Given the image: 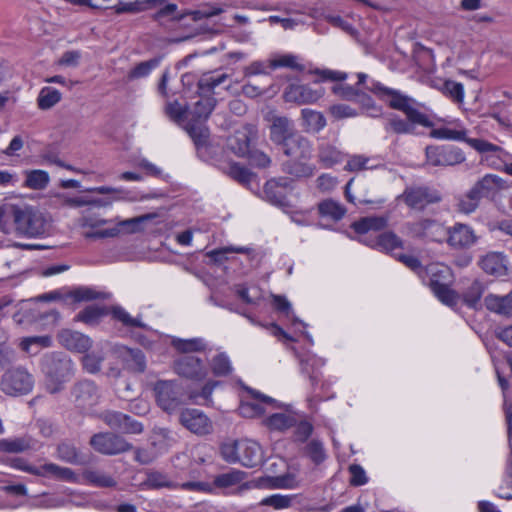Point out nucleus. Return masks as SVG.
<instances>
[{
  "instance_id": "f257e3e1",
  "label": "nucleus",
  "mask_w": 512,
  "mask_h": 512,
  "mask_svg": "<svg viewBox=\"0 0 512 512\" xmlns=\"http://www.w3.org/2000/svg\"><path fill=\"white\" fill-rule=\"evenodd\" d=\"M0 229L5 234L42 238L49 234L50 222L34 206L7 203L0 206Z\"/></svg>"
},
{
  "instance_id": "f03ea898",
  "label": "nucleus",
  "mask_w": 512,
  "mask_h": 512,
  "mask_svg": "<svg viewBox=\"0 0 512 512\" xmlns=\"http://www.w3.org/2000/svg\"><path fill=\"white\" fill-rule=\"evenodd\" d=\"M280 148L288 158L281 164L282 172L296 179L314 175L315 166L309 163L313 148L307 137L296 132Z\"/></svg>"
},
{
  "instance_id": "7ed1b4c3",
  "label": "nucleus",
  "mask_w": 512,
  "mask_h": 512,
  "mask_svg": "<svg viewBox=\"0 0 512 512\" xmlns=\"http://www.w3.org/2000/svg\"><path fill=\"white\" fill-rule=\"evenodd\" d=\"M41 370L46 390L55 394L62 391L66 383L74 377L75 365L69 356L61 352H51L42 357Z\"/></svg>"
},
{
  "instance_id": "20e7f679",
  "label": "nucleus",
  "mask_w": 512,
  "mask_h": 512,
  "mask_svg": "<svg viewBox=\"0 0 512 512\" xmlns=\"http://www.w3.org/2000/svg\"><path fill=\"white\" fill-rule=\"evenodd\" d=\"M216 99L213 96H200L192 110L188 113V121L184 126L186 132L193 140L198 153L206 148L209 142V129L205 121L213 111Z\"/></svg>"
},
{
  "instance_id": "39448f33",
  "label": "nucleus",
  "mask_w": 512,
  "mask_h": 512,
  "mask_svg": "<svg viewBox=\"0 0 512 512\" xmlns=\"http://www.w3.org/2000/svg\"><path fill=\"white\" fill-rule=\"evenodd\" d=\"M370 91L379 97V99L386 101L390 108L403 112L408 121L427 128L433 126V122L428 115L411 105V103L414 102L413 99L402 94L400 91L385 87L379 82L373 83Z\"/></svg>"
},
{
  "instance_id": "423d86ee",
  "label": "nucleus",
  "mask_w": 512,
  "mask_h": 512,
  "mask_svg": "<svg viewBox=\"0 0 512 512\" xmlns=\"http://www.w3.org/2000/svg\"><path fill=\"white\" fill-rule=\"evenodd\" d=\"M467 144L482 154L481 162L486 163L492 169L503 171L506 162L512 159L509 152L487 140L470 139L467 140Z\"/></svg>"
},
{
  "instance_id": "0eeeda50",
  "label": "nucleus",
  "mask_w": 512,
  "mask_h": 512,
  "mask_svg": "<svg viewBox=\"0 0 512 512\" xmlns=\"http://www.w3.org/2000/svg\"><path fill=\"white\" fill-rule=\"evenodd\" d=\"M426 162L433 167L456 166L466 160L462 149L454 145H431L425 149Z\"/></svg>"
},
{
  "instance_id": "6e6552de",
  "label": "nucleus",
  "mask_w": 512,
  "mask_h": 512,
  "mask_svg": "<svg viewBox=\"0 0 512 512\" xmlns=\"http://www.w3.org/2000/svg\"><path fill=\"white\" fill-rule=\"evenodd\" d=\"M154 391L158 405L167 412L176 410L184 401V389L175 380H159Z\"/></svg>"
},
{
  "instance_id": "1a4fd4ad",
  "label": "nucleus",
  "mask_w": 512,
  "mask_h": 512,
  "mask_svg": "<svg viewBox=\"0 0 512 512\" xmlns=\"http://www.w3.org/2000/svg\"><path fill=\"white\" fill-rule=\"evenodd\" d=\"M90 446L103 455H118L130 451L133 446L124 437L112 432H99L89 441Z\"/></svg>"
},
{
  "instance_id": "9d476101",
  "label": "nucleus",
  "mask_w": 512,
  "mask_h": 512,
  "mask_svg": "<svg viewBox=\"0 0 512 512\" xmlns=\"http://www.w3.org/2000/svg\"><path fill=\"white\" fill-rule=\"evenodd\" d=\"M106 298H108L107 293L97 291L94 288L88 286H78L71 290L62 288L40 296V299L45 301H67L70 299L72 303L88 302Z\"/></svg>"
},
{
  "instance_id": "9b49d317",
  "label": "nucleus",
  "mask_w": 512,
  "mask_h": 512,
  "mask_svg": "<svg viewBox=\"0 0 512 512\" xmlns=\"http://www.w3.org/2000/svg\"><path fill=\"white\" fill-rule=\"evenodd\" d=\"M34 386L33 376L23 368L8 370L1 380V389L7 395H23L32 391Z\"/></svg>"
},
{
  "instance_id": "f8f14e48",
  "label": "nucleus",
  "mask_w": 512,
  "mask_h": 512,
  "mask_svg": "<svg viewBox=\"0 0 512 512\" xmlns=\"http://www.w3.org/2000/svg\"><path fill=\"white\" fill-rule=\"evenodd\" d=\"M73 402L83 413L90 411L99 404L101 394L97 385L91 380H81L71 388Z\"/></svg>"
},
{
  "instance_id": "ddd939ff",
  "label": "nucleus",
  "mask_w": 512,
  "mask_h": 512,
  "mask_svg": "<svg viewBox=\"0 0 512 512\" xmlns=\"http://www.w3.org/2000/svg\"><path fill=\"white\" fill-rule=\"evenodd\" d=\"M10 466L36 476H52L59 480H73L74 472L70 468L60 467L54 463H47L40 467H35L24 458L16 457L10 460Z\"/></svg>"
},
{
  "instance_id": "4468645a",
  "label": "nucleus",
  "mask_w": 512,
  "mask_h": 512,
  "mask_svg": "<svg viewBox=\"0 0 512 512\" xmlns=\"http://www.w3.org/2000/svg\"><path fill=\"white\" fill-rule=\"evenodd\" d=\"M324 94L322 87L314 89L308 84L291 83L284 89L282 97L286 103L303 106L317 103Z\"/></svg>"
},
{
  "instance_id": "2eb2a0df",
  "label": "nucleus",
  "mask_w": 512,
  "mask_h": 512,
  "mask_svg": "<svg viewBox=\"0 0 512 512\" xmlns=\"http://www.w3.org/2000/svg\"><path fill=\"white\" fill-rule=\"evenodd\" d=\"M293 180L287 177H278L268 180L264 186L265 199L278 207H290L288 195L293 191Z\"/></svg>"
},
{
  "instance_id": "dca6fc26",
  "label": "nucleus",
  "mask_w": 512,
  "mask_h": 512,
  "mask_svg": "<svg viewBox=\"0 0 512 512\" xmlns=\"http://www.w3.org/2000/svg\"><path fill=\"white\" fill-rule=\"evenodd\" d=\"M179 422L191 433L199 436L208 435L213 429L212 422L208 416L196 408H187L181 411Z\"/></svg>"
},
{
  "instance_id": "f3484780",
  "label": "nucleus",
  "mask_w": 512,
  "mask_h": 512,
  "mask_svg": "<svg viewBox=\"0 0 512 512\" xmlns=\"http://www.w3.org/2000/svg\"><path fill=\"white\" fill-rule=\"evenodd\" d=\"M173 370L181 377L200 381L207 376L203 361L193 355H182L174 360Z\"/></svg>"
},
{
  "instance_id": "a211bd4d",
  "label": "nucleus",
  "mask_w": 512,
  "mask_h": 512,
  "mask_svg": "<svg viewBox=\"0 0 512 512\" xmlns=\"http://www.w3.org/2000/svg\"><path fill=\"white\" fill-rule=\"evenodd\" d=\"M508 188L506 180L495 174H485L470 188L479 200H494L497 195Z\"/></svg>"
},
{
  "instance_id": "6ab92c4d",
  "label": "nucleus",
  "mask_w": 512,
  "mask_h": 512,
  "mask_svg": "<svg viewBox=\"0 0 512 512\" xmlns=\"http://www.w3.org/2000/svg\"><path fill=\"white\" fill-rule=\"evenodd\" d=\"M400 197L407 206L417 210H423L427 205L441 200L437 192L427 187L406 188Z\"/></svg>"
},
{
  "instance_id": "aec40b11",
  "label": "nucleus",
  "mask_w": 512,
  "mask_h": 512,
  "mask_svg": "<svg viewBox=\"0 0 512 512\" xmlns=\"http://www.w3.org/2000/svg\"><path fill=\"white\" fill-rule=\"evenodd\" d=\"M269 137L276 145L281 147L297 131L293 122L286 116L272 115L270 118Z\"/></svg>"
},
{
  "instance_id": "412c9836",
  "label": "nucleus",
  "mask_w": 512,
  "mask_h": 512,
  "mask_svg": "<svg viewBox=\"0 0 512 512\" xmlns=\"http://www.w3.org/2000/svg\"><path fill=\"white\" fill-rule=\"evenodd\" d=\"M508 259L503 252L491 251L483 255L478 265L489 275L503 277L508 275Z\"/></svg>"
},
{
  "instance_id": "4be33fe9",
  "label": "nucleus",
  "mask_w": 512,
  "mask_h": 512,
  "mask_svg": "<svg viewBox=\"0 0 512 512\" xmlns=\"http://www.w3.org/2000/svg\"><path fill=\"white\" fill-rule=\"evenodd\" d=\"M448 235L447 242L455 249H468L478 240L474 230L470 226L461 223L449 228Z\"/></svg>"
},
{
  "instance_id": "5701e85b",
  "label": "nucleus",
  "mask_w": 512,
  "mask_h": 512,
  "mask_svg": "<svg viewBox=\"0 0 512 512\" xmlns=\"http://www.w3.org/2000/svg\"><path fill=\"white\" fill-rule=\"evenodd\" d=\"M61 346L67 350L86 353L92 347V340L81 332L63 329L57 334Z\"/></svg>"
},
{
  "instance_id": "b1692460",
  "label": "nucleus",
  "mask_w": 512,
  "mask_h": 512,
  "mask_svg": "<svg viewBox=\"0 0 512 512\" xmlns=\"http://www.w3.org/2000/svg\"><path fill=\"white\" fill-rule=\"evenodd\" d=\"M325 365V361L315 355H308L300 360L301 373L306 375L311 383L313 393L318 400L322 397L316 393L317 385L322 380L321 368Z\"/></svg>"
},
{
  "instance_id": "393cba45",
  "label": "nucleus",
  "mask_w": 512,
  "mask_h": 512,
  "mask_svg": "<svg viewBox=\"0 0 512 512\" xmlns=\"http://www.w3.org/2000/svg\"><path fill=\"white\" fill-rule=\"evenodd\" d=\"M248 392L252 395L254 400L260 401V403L257 402H249V401H242L238 411L239 414L246 418H254L261 416L264 414L265 410L263 407V403L266 404H272L275 403V400L269 396H266L254 389L248 388Z\"/></svg>"
},
{
  "instance_id": "a878e982",
  "label": "nucleus",
  "mask_w": 512,
  "mask_h": 512,
  "mask_svg": "<svg viewBox=\"0 0 512 512\" xmlns=\"http://www.w3.org/2000/svg\"><path fill=\"white\" fill-rule=\"evenodd\" d=\"M240 463L245 467H255L262 461V451L258 443L248 439L239 440Z\"/></svg>"
},
{
  "instance_id": "bb28decb",
  "label": "nucleus",
  "mask_w": 512,
  "mask_h": 512,
  "mask_svg": "<svg viewBox=\"0 0 512 512\" xmlns=\"http://www.w3.org/2000/svg\"><path fill=\"white\" fill-rule=\"evenodd\" d=\"M117 353L126 366L136 372H144L146 369V359L144 353L138 348H129L120 346Z\"/></svg>"
},
{
  "instance_id": "cd10ccee",
  "label": "nucleus",
  "mask_w": 512,
  "mask_h": 512,
  "mask_svg": "<svg viewBox=\"0 0 512 512\" xmlns=\"http://www.w3.org/2000/svg\"><path fill=\"white\" fill-rule=\"evenodd\" d=\"M256 136V130L253 126L244 131H238L229 138L228 146L233 153L240 157L246 156L250 149L251 138Z\"/></svg>"
},
{
  "instance_id": "c85d7f7f",
  "label": "nucleus",
  "mask_w": 512,
  "mask_h": 512,
  "mask_svg": "<svg viewBox=\"0 0 512 512\" xmlns=\"http://www.w3.org/2000/svg\"><path fill=\"white\" fill-rule=\"evenodd\" d=\"M380 157L365 156L361 154L350 155L345 165V170L349 172H358L363 170H373L383 167Z\"/></svg>"
},
{
  "instance_id": "c756f323",
  "label": "nucleus",
  "mask_w": 512,
  "mask_h": 512,
  "mask_svg": "<svg viewBox=\"0 0 512 512\" xmlns=\"http://www.w3.org/2000/svg\"><path fill=\"white\" fill-rule=\"evenodd\" d=\"M485 307L496 314L503 316L512 315V293L500 296L496 294H488L484 298Z\"/></svg>"
},
{
  "instance_id": "7c9ffc66",
  "label": "nucleus",
  "mask_w": 512,
  "mask_h": 512,
  "mask_svg": "<svg viewBox=\"0 0 512 512\" xmlns=\"http://www.w3.org/2000/svg\"><path fill=\"white\" fill-rule=\"evenodd\" d=\"M388 224V218L384 216H367L352 223L351 228L359 235L367 234L370 231H380Z\"/></svg>"
},
{
  "instance_id": "2f4dec72",
  "label": "nucleus",
  "mask_w": 512,
  "mask_h": 512,
  "mask_svg": "<svg viewBox=\"0 0 512 512\" xmlns=\"http://www.w3.org/2000/svg\"><path fill=\"white\" fill-rule=\"evenodd\" d=\"M146 478L143 481L142 485L146 489H162V488H168V489H177L178 483H175L172 481L167 474L149 469L145 472Z\"/></svg>"
},
{
  "instance_id": "473e14b6",
  "label": "nucleus",
  "mask_w": 512,
  "mask_h": 512,
  "mask_svg": "<svg viewBox=\"0 0 512 512\" xmlns=\"http://www.w3.org/2000/svg\"><path fill=\"white\" fill-rule=\"evenodd\" d=\"M364 243L386 252H392L395 249L402 248L403 246L401 238L391 231L384 232L370 241L364 240Z\"/></svg>"
},
{
  "instance_id": "72a5a7b5",
  "label": "nucleus",
  "mask_w": 512,
  "mask_h": 512,
  "mask_svg": "<svg viewBox=\"0 0 512 512\" xmlns=\"http://www.w3.org/2000/svg\"><path fill=\"white\" fill-rule=\"evenodd\" d=\"M301 119L303 121V126L307 130L316 133L324 129L327 124L323 113L308 108L301 110Z\"/></svg>"
},
{
  "instance_id": "f704fd0d",
  "label": "nucleus",
  "mask_w": 512,
  "mask_h": 512,
  "mask_svg": "<svg viewBox=\"0 0 512 512\" xmlns=\"http://www.w3.org/2000/svg\"><path fill=\"white\" fill-rule=\"evenodd\" d=\"M228 78L227 74H221L218 76H212L210 74H204L197 83V93L199 96H213L214 89L222 84Z\"/></svg>"
},
{
  "instance_id": "c9c22d12",
  "label": "nucleus",
  "mask_w": 512,
  "mask_h": 512,
  "mask_svg": "<svg viewBox=\"0 0 512 512\" xmlns=\"http://www.w3.org/2000/svg\"><path fill=\"white\" fill-rule=\"evenodd\" d=\"M319 162L325 168H330L342 161V153L333 145L323 143L318 148Z\"/></svg>"
},
{
  "instance_id": "e433bc0d",
  "label": "nucleus",
  "mask_w": 512,
  "mask_h": 512,
  "mask_svg": "<svg viewBox=\"0 0 512 512\" xmlns=\"http://www.w3.org/2000/svg\"><path fill=\"white\" fill-rule=\"evenodd\" d=\"M264 423L271 430L283 432L296 425V418L286 413H275L267 417Z\"/></svg>"
},
{
  "instance_id": "4c0bfd02",
  "label": "nucleus",
  "mask_w": 512,
  "mask_h": 512,
  "mask_svg": "<svg viewBox=\"0 0 512 512\" xmlns=\"http://www.w3.org/2000/svg\"><path fill=\"white\" fill-rule=\"evenodd\" d=\"M172 346L180 353L188 355L192 352L204 351L207 344L203 338L180 339L172 340Z\"/></svg>"
},
{
  "instance_id": "58836bf2",
  "label": "nucleus",
  "mask_w": 512,
  "mask_h": 512,
  "mask_svg": "<svg viewBox=\"0 0 512 512\" xmlns=\"http://www.w3.org/2000/svg\"><path fill=\"white\" fill-rule=\"evenodd\" d=\"M110 314L114 320L122 323L123 326L129 328L146 329L147 325L141 321V317H132L123 307L112 306Z\"/></svg>"
},
{
  "instance_id": "ea45409f",
  "label": "nucleus",
  "mask_w": 512,
  "mask_h": 512,
  "mask_svg": "<svg viewBox=\"0 0 512 512\" xmlns=\"http://www.w3.org/2000/svg\"><path fill=\"white\" fill-rule=\"evenodd\" d=\"M318 211L322 217L331 218L334 221L341 220L346 214V209L339 202L327 199L318 204Z\"/></svg>"
},
{
  "instance_id": "a19ab883",
  "label": "nucleus",
  "mask_w": 512,
  "mask_h": 512,
  "mask_svg": "<svg viewBox=\"0 0 512 512\" xmlns=\"http://www.w3.org/2000/svg\"><path fill=\"white\" fill-rule=\"evenodd\" d=\"M246 477V473L241 470L232 469L226 473L215 476L213 485L217 488H229L241 483Z\"/></svg>"
},
{
  "instance_id": "79ce46f5",
  "label": "nucleus",
  "mask_w": 512,
  "mask_h": 512,
  "mask_svg": "<svg viewBox=\"0 0 512 512\" xmlns=\"http://www.w3.org/2000/svg\"><path fill=\"white\" fill-rule=\"evenodd\" d=\"M449 269L444 266H438V265H429L426 267V271L424 273V277H428L427 284L430 287V289L433 291L435 290L434 282H437L439 284H448L447 279L449 277ZM424 282H426V279L423 278Z\"/></svg>"
},
{
  "instance_id": "37998d69",
  "label": "nucleus",
  "mask_w": 512,
  "mask_h": 512,
  "mask_svg": "<svg viewBox=\"0 0 512 512\" xmlns=\"http://www.w3.org/2000/svg\"><path fill=\"white\" fill-rule=\"evenodd\" d=\"M183 18L184 14L179 13L178 6L173 3L165 4L153 14V19L161 25H164L166 22L170 21L178 22Z\"/></svg>"
},
{
  "instance_id": "c03bdc74",
  "label": "nucleus",
  "mask_w": 512,
  "mask_h": 512,
  "mask_svg": "<svg viewBox=\"0 0 512 512\" xmlns=\"http://www.w3.org/2000/svg\"><path fill=\"white\" fill-rule=\"evenodd\" d=\"M25 174L26 179L23 186L33 190L46 188L50 180L48 173L44 170H30L26 171Z\"/></svg>"
},
{
  "instance_id": "a18cd8bd",
  "label": "nucleus",
  "mask_w": 512,
  "mask_h": 512,
  "mask_svg": "<svg viewBox=\"0 0 512 512\" xmlns=\"http://www.w3.org/2000/svg\"><path fill=\"white\" fill-rule=\"evenodd\" d=\"M415 123L408 122L401 119L395 114H390L384 124V128L387 132H393L395 134H409L414 130Z\"/></svg>"
},
{
  "instance_id": "49530a36",
  "label": "nucleus",
  "mask_w": 512,
  "mask_h": 512,
  "mask_svg": "<svg viewBox=\"0 0 512 512\" xmlns=\"http://www.w3.org/2000/svg\"><path fill=\"white\" fill-rule=\"evenodd\" d=\"M162 57H154L152 59H149L147 61H143L138 63L133 69H131L128 72V79L129 80H135L147 77L152 70L157 68L161 63Z\"/></svg>"
},
{
  "instance_id": "de8ad7c7",
  "label": "nucleus",
  "mask_w": 512,
  "mask_h": 512,
  "mask_svg": "<svg viewBox=\"0 0 512 512\" xmlns=\"http://www.w3.org/2000/svg\"><path fill=\"white\" fill-rule=\"evenodd\" d=\"M57 456L60 460L70 464H81L83 462L76 446L68 441L61 442L58 445Z\"/></svg>"
},
{
  "instance_id": "09e8293b",
  "label": "nucleus",
  "mask_w": 512,
  "mask_h": 512,
  "mask_svg": "<svg viewBox=\"0 0 512 512\" xmlns=\"http://www.w3.org/2000/svg\"><path fill=\"white\" fill-rule=\"evenodd\" d=\"M435 290H433V294L445 305L454 307L459 302V295L456 291L451 289L449 284H439L434 282Z\"/></svg>"
},
{
  "instance_id": "8fccbe9b",
  "label": "nucleus",
  "mask_w": 512,
  "mask_h": 512,
  "mask_svg": "<svg viewBox=\"0 0 512 512\" xmlns=\"http://www.w3.org/2000/svg\"><path fill=\"white\" fill-rule=\"evenodd\" d=\"M61 98L62 95L57 89L52 87H43L37 98L38 107L42 110L50 109L60 102Z\"/></svg>"
},
{
  "instance_id": "3c124183",
  "label": "nucleus",
  "mask_w": 512,
  "mask_h": 512,
  "mask_svg": "<svg viewBox=\"0 0 512 512\" xmlns=\"http://www.w3.org/2000/svg\"><path fill=\"white\" fill-rule=\"evenodd\" d=\"M430 136L435 139L463 141L465 143H467V140L471 139L467 137V131L465 129L455 130L448 127L433 129L430 132Z\"/></svg>"
},
{
  "instance_id": "603ef678",
  "label": "nucleus",
  "mask_w": 512,
  "mask_h": 512,
  "mask_svg": "<svg viewBox=\"0 0 512 512\" xmlns=\"http://www.w3.org/2000/svg\"><path fill=\"white\" fill-rule=\"evenodd\" d=\"M105 315V309L99 306L90 305L80 311L74 318L77 322L87 325H96L100 318Z\"/></svg>"
},
{
  "instance_id": "864d4df0",
  "label": "nucleus",
  "mask_w": 512,
  "mask_h": 512,
  "mask_svg": "<svg viewBox=\"0 0 512 512\" xmlns=\"http://www.w3.org/2000/svg\"><path fill=\"white\" fill-rule=\"evenodd\" d=\"M479 198L469 189L464 195L457 200V211L464 214H471L477 210L480 205Z\"/></svg>"
},
{
  "instance_id": "5fc2aeb1",
  "label": "nucleus",
  "mask_w": 512,
  "mask_h": 512,
  "mask_svg": "<svg viewBox=\"0 0 512 512\" xmlns=\"http://www.w3.org/2000/svg\"><path fill=\"white\" fill-rule=\"evenodd\" d=\"M30 447V442L25 438L0 439V451L4 453H21Z\"/></svg>"
},
{
  "instance_id": "6e6d98bb",
  "label": "nucleus",
  "mask_w": 512,
  "mask_h": 512,
  "mask_svg": "<svg viewBox=\"0 0 512 512\" xmlns=\"http://www.w3.org/2000/svg\"><path fill=\"white\" fill-rule=\"evenodd\" d=\"M295 495L273 494L261 500V506H269L276 510L286 509L292 506Z\"/></svg>"
},
{
  "instance_id": "4d7b16f0",
  "label": "nucleus",
  "mask_w": 512,
  "mask_h": 512,
  "mask_svg": "<svg viewBox=\"0 0 512 512\" xmlns=\"http://www.w3.org/2000/svg\"><path fill=\"white\" fill-rule=\"evenodd\" d=\"M83 477L97 487H113L116 485L113 477L98 470H86Z\"/></svg>"
},
{
  "instance_id": "13d9d810",
  "label": "nucleus",
  "mask_w": 512,
  "mask_h": 512,
  "mask_svg": "<svg viewBox=\"0 0 512 512\" xmlns=\"http://www.w3.org/2000/svg\"><path fill=\"white\" fill-rule=\"evenodd\" d=\"M483 285L475 280L463 294L464 303L470 308H477L483 294Z\"/></svg>"
},
{
  "instance_id": "bf43d9fd",
  "label": "nucleus",
  "mask_w": 512,
  "mask_h": 512,
  "mask_svg": "<svg viewBox=\"0 0 512 512\" xmlns=\"http://www.w3.org/2000/svg\"><path fill=\"white\" fill-rule=\"evenodd\" d=\"M52 345V338L49 335H43V336H32L24 338L21 341V348L22 350L31 353V354H37L38 351H34L32 349L33 346H37L40 348H48Z\"/></svg>"
},
{
  "instance_id": "052dcab7",
  "label": "nucleus",
  "mask_w": 512,
  "mask_h": 512,
  "mask_svg": "<svg viewBox=\"0 0 512 512\" xmlns=\"http://www.w3.org/2000/svg\"><path fill=\"white\" fill-rule=\"evenodd\" d=\"M406 226L413 237H427L428 230L438 226V224L432 219H421L413 223H408Z\"/></svg>"
},
{
  "instance_id": "680f3d73",
  "label": "nucleus",
  "mask_w": 512,
  "mask_h": 512,
  "mask_svg": "<svg viewBox=\"0 0 512 512\" xmlns=\"http://www.w3.org/2000/svg\"><path fill=\"white\" fill-rule=\"evenodd\" d=\"M211 369L215 376H227L232 371L231 362L225 353L216 355L211 362Z\"/></svg>"
},
{
  "instance_id": "e2e57ef3",
  "label": "nucleus",
  "mask_w": 512,
  "mask_h": 512,
  "mask_svg": "<svg viewBox=\"0 0 512 512\" xmlns=\"http://www.w3.org/2000/svg\"><path fill=\"white\" fill-rule=\"evenodd\" d=\"M442 92L449 98H451L455 103H462L464 99V87L461 83L446 80L442 86Z\"/></svg>"
},
{
  "instance_id": "0e129e2a",
  "label": "nucleus",
  "mask_w": 512,
  "mask_h": 512,
  "mask_svg": "<svg viewBox=\"0 0 512 512\" xmlns=\"http://www.w3.org/2000/svg\"><path fill=\"white\" fill-rule=\"evenodd\" d=\"M98 418L111 429L119 431L121 429L122 422L126 420L124 413L112 410L103 411L98 415Z\"/></svg>"
},
{
  "instance_id": "69168bd1",
  "label": "nucleus",
  "mask_w": 512,
  "mask_h": 512,
  "mask_svg": "<svg viewBox=\"0 0 512 512\" xmlns=\"http://www.w3.org/2000/svg\"><path fill=\"white\" fill-rule=\"evenodd\" d=\"M305 454L315 463H322L325 458V451L322 442L319 440H311L305 447Z\"/></svg>"
},
{
  "instance_id": "338daca9",
  "label": "nucleus",
  "mask_w": 512,
  "mask_h": 512,
  "mask_svg": "<svg viewBox=\"0 0 512 512\" xmlns=\"http://www.w3.org/2000/svg\"><path fill=\"white\" fill-rule=\"evenodd\" d=\"M239 440L225 442L220 447L222 458L228 463H240Z\"/></svg>"
},
{
  "instance_id": "774afa93",
  "label": "nucleus",
  "mask_w": 512,
  "mask_h": 512,
  "mask_svg": "<svg viewBox=\"0 0 512 512\" xmlns=\"http://www.w3.org/2000/svg\"><path fill=\"white\" fill-rule=\"evenodd\" d=\"M227 174L241 184H247L252 179V173L244 166L232 163L228 167Z\"/></svg>"
}]
</instances>
